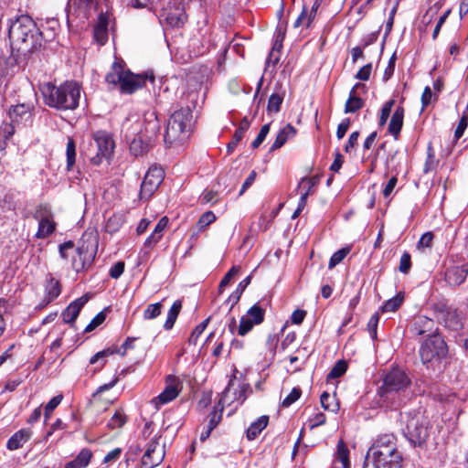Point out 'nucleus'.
Segmentation results:
<instances>
[{
    "label": "nucleus",
    "mask_w": 468,
    "mask_h": 468,
    "mask_svg": "<svg viewBox=\"0 0 468 468\" xmlns=\"http://www.w3.org/2000/svg\"><path fill=\"white\" fill-rule=\"evenodd\" d=\"M393 434L378 436L368 450L363 468H401L402 454Z\"/></svg>",
    "instance_id": "obj_1"
},
{
    "label": "nucleus",
    "mask_w": 468,
    "mask_h": 468,
    "mask_svg": "<svg viewBox=\"0 0 468 468\" xmlns=\"http://www.w3.org/2000/svg\"><path fill=\"white\" fill-rule=\"evenodd\" d=\"M45 103L57 110H74L79 106L80 86L76 81H66L59 86L47 83L42 89Z\"/></svg>",
    "instance_id": "obj_2"
},
{
    "label": "nucleus",
    "mask_w": 468,
    "mask_h": 468,
    "mask_svg": "<svg viewBox=\"0 0 468 468\" xmlns=\"http://www.w3.org/2000/svg\"><path fill=\"white\" fill-rule=\"evenodd\" d=\"M193 122L189 106L176 111L169 118L165 131L164 142L168 148H178L189 138Z\"/></svg>",
    "instance_id": "obj_3"
},
{
    "label": "nucleus",
    "mask_w": 468,
    "mask_h": 468,
    "mask_svg": "<svg viewBox=\"0 0 468 468\" xmlns=\"http://www.w3.org/2000/svg\"><path fill=\"white\" fill-rule=\"evenodd\" d=\"M8 35L15 44H21L24 49L32 50L39 45L42 33L31 17L21 16L11 24Z\"/></svg>",
    "instance_id": "obj_4"
},
{
    "label": "nucleus",
    "mask_w": 468,
    "mask_h": 468,
    "mask_svg": "<svg viewBox=\"0 0 468 468\" xmlns=\"http://www.w3.org/2000/svg\"><path fill=\"white\" fill-rule=\"evenodd\" d=\"M406 423L403 434L414 447H423L430 437L429 420L420 413L401 415Z\"/></svg>",
    "instance_id": "obj_5"
},
{
    "label": "nucleus",
    "mask_w": 468,
    "mask_h": 468,
    "mask_svg": "<svg viewBox=\"0 0 468 468\" xmlns=\"http://www.w3.org/2000/svg\"><path fill=\"white\" fill-rule=\"evenodd\" d=\"M410 384L411 380L408 374L404 370L395 367L385 375L383 384L379 388V394L388 399L389 395L405 390Z\"/></svg>",
    "instance_id": "obj_6"
},
{
    "label": "nucleus",
    "mask_w": 468,
    "mask_h": 468,
    "mask_svg": "<svg viewBox=\"0 0 468 468\" xmlns=\"http://www.w3.org/2000/svg\"><path fill=\"white\" fill-rule=\"evenodd\" d=\"M448 347L440 335H430L420 348V356L423 364L439 362L445 357Z\"/></svg>",
    "instance_id": "obj_7"
},
{
    "label": "nucleus",
    "mask_w": 468,
    "mask_h": 468,
    "mask_svg": "<svg viewBox=\"0 0 468 468\" xmlns=\"http://www.w3.org/2000/svg\"><path fill=\"white\" fill-rule=\"evenodd\" d=\"M93 141L94 143L90 146L95 147L97 152L94 155L89 154V156L93 165H99L103 158L109 159L112 156L115 144L112 135L105 131L94 133Z\"/></svg>",
    "instance_id": "obj_8"
},
{
    "label": "nucleus",
    "mask_w": 468,
    "mask_h": 468,
    "mask_svg": "<svg viewBox=\"0 0 468 468\" xmlns=\"http://www.w3.org/2000/svg\"><path fill=\"white\" fill-rule=\"evenodd\" d=\"M165 178L164 170L157 165H152L146 172L141 184L140 197L148 199L159 187Z\"/></svg>",
    "instance_id": "obj_9"
},
{
    "label": "nucleus",
    "mask_w": 468,
    "mask_h": 468,
    "mask_svg": "<svg viewBox=\"0 0 468 468\" xmlns=\"http://www.w3.org/2000/svg\"><path fill=\"white\" fill-rule=\"evenodd\" d=\"M165 389L151 400L154 408L158 410L161 406L174 400L180 393L182 385L179 378L176 376L169 375L165 378Z\"/></svg>",
    "instance_id": "obj_10"
},
{
    "label": "nucleus",
    "mask_w": 468,
    "mask_h": 468,
    "mask_svg": "<svg viewBox=\"0 0 468 468\" xmlns=\"http://www.w3.org/2000/svg\"><path fill=\"white\" fill-rule=\"evenodd\" d=\"M265 311L264 309L255 303L247 313L241 316L239 325L238 327V335L244 336L247 335L254 325L261 324L264 321Z\"/></svg>",
    "instance_id": "obj_11"
},
{
    "label": "nucleus",
    "mask_w": 468,
    "mask_h": 468,
    "mask_svg": "<svg viewBox=\"0 0 468 468\" xmlns=\"http://www.w3.org/2000/svg\"><path fill=\"white\" fill-rule=\"evenodd\" d=\"M148 79L154 80V77L149 76L147 73L134 74L127 69L119 86L120 91L123 94H132L143 88Z\"/></svg>",
    "instance_id": "obj_12"
},
{
    "label": "nucleus",
    "mask_w": 468,
    "mask_h": 468,
    "mask_svg": "<svg viewBox=\"0 0 468 468\" xmlns=\"http://www.w3.org/2000/svg\"><path fill=\"white\" fill-rule=\"evenodd\" d=\"M34 109V104L31 102L13 105L8 110L9 119L16 126H26L32 122Z\"/></svg>",
    "instance_id": "obj_13"
},
{
    "label": "nucleus",
    "mask_w": 468,
    "mask_h": 468,
    "mask_svg": "<svg viewBox=\"0 0 468 468\" xmlns=\"http://www.w3.org/2000/svg\"><path fill=\"white\" fill-rule=\"evenodd\" d=\"M161 16L173 27L183 26L186 20L184 4L180 2L178 5L172 6L169 3L166 7L163 8Z\"/></svg>",
    "instance_id": "obj_14"
},
{
    "label": "nucleus",
    "mask_w": 468,
    "mask_h": 468,
    "mask_svg": "<svg viewBox=\"0 0 468 468\" xmlns=\"http://www.w3.org/2000/svg\"><path fill=\"white\" fill-rule=\"evenodd\" d=\"M77 256L73 258L71 265L73 270L77 272L86 270L89 268L95 258V250L93 249H89L88 246H80L76 250Z\"/></svg>",
    "instance_id": "obj_15"
},
{
    "label": "nucleus",
    "mask_w": 468,
    "mask_h": 468,
    "mask_svg": "<svg viewBox=\"0 0 468 468\" xmlns=\"http://www.w3.org/2000/svg\"><path fill=\"white\" fill-rule=\"evenodd\" d=\"M233 381H230L224 391L221 393L220 399L218 402V404L214 407L213 410L209 413L207 416L208 418V424L207 425L209 427L210 430H214L218 423L221 421L222 419V412L224 409V404L226 398L228 397L229 392L230 391L231 388L233 387Z\"/></svg>",
    "instance_id": "obj_16"
},
{
    "label": "nucleus",
    "mask_w": 468,
    "mask_h": 468,
    "mask_svg": "<svg viewBox=\"0 0 468 468\" xmlns=\"http://www.w3.org/2000/svg\"><path fill=\"white\" fill-rule=\"evenodd\" d=\"M468 275V263L461 266H452L447 269L445 280L452 286L462 284Z\"/></svg>",
    "instance_id": "obj_17"
},
{
    "label": "nucleus",
    "mask_w": 468,
    "mask_h": 468,
    "mask_svg": "<svg viewBox=\"0 0 468 468\" xmlns=\"http://www.w3.org/2000/svg\"><path fill=\"white\" fill-rule=\"evenodd\" d=\"M88 302L85 296L80 297L69 303V305L62 312L61 316L66 324H72L77 319L80 310Z\"/></svg>",
    "instance_id": "obj_18"
},
{
    "label": "nucleus",
    "mask_w": 468,
    "mask_h": 468,
    "mask_svg": "<svg viewBox=\"0 0 468 468\" xmlns=\"http://www.w3.org/2000/svg\"><path fill=\"white\" fill-rule=\"evenodd\" d=\"M32 436L30 429H21L14 433L7 441L6 448L15 451L21 448Z\"/></svg>",
    "instance_id": "obj_19"
},
{
    "label": "nucleus",
    "mask_w": 468,
    "mask_h": 468,
    "mask_svg": "<svg viewBox=\"0 0 468 468\" xmlns=\"http://www.w3.org/2000/svg\"><path fill=\"white\" fill-rule=\"evenodd\" d=\"M125 71L121 62L114 61L110 71L105 76V81L112 86V88L120 86Z\"/></svg>",
    "instance_id": "obj_20"
},
{
    "label": "nucleus",
    "mask_w": 468,
    "mask_h": 468,
    "mask_svg": "<svg viewBox=\"0 0 468 468\" xmlns=\"http://www.w3.org/2000/svg\"><path fill=\"white\" fill-rule=\"evenodd\" d=\"M295 134H296V129L291 124H286L283 128H282L279 131V133L275 138V141L271 144L270 150L275 151L277 149H280L282 146H283L285 144V143L289 139L292 138Z\"/></svg>",
    "instance_id": "obj_21"
},
{
    "label": "nucleus",
    "mask_w": 468,
    "mask_h": 468,
    "mask_svg": "<svg viewBox=\"0 0 468 468\" xmlns=\"http://www.w3.org/2000/svg\"><path fill=\"white\" fill-rule=\"evenodd\" d=\"M93 36L100 45H104L108 40V18L103 14L99 16L93 29Z\"/></svg>",
    "instance_id": "obj_22"
},
{
    "label": "nucleus",
    "mask_w": 468,
    "mask_h": 468,
    "mask_svg": "<svg viewBox=\"0 0 468 468\" xmlns=\"http://www.w3.org/2000/svg\"><path fill=\"white\" fill-rule=\"evenodd\" d=\"M233 381V387L226 398L225 403L230 404L231 402L237 401L239 404H242L245 400V387L244 384L237 381L236 378H232L229 381Z\"/></svg>",
    "instance_id": "obj_23"
},
{
    "label": "nucleus",
    "mask_w": 468,
    "mask_h": 468,
    "mask_svg": "<svg viewBox=\"0 0 468 468\" xmlns=\"http://www.w3.org/2000/svg\"><path fill=\"white\" fill-rule=\"evenodd\" d=\"M404 119V109L403 107H398L391 116V120L388 124V132L398 139L399 134L401 131Z\"/></svg>",
    "instance_id": "obj_24"
},
{
    "label": "nucleus",
    "mask_w": 468,
    "mask_h": 468,
    "mask_svg": "<svg viewBox=\"0 0 468 468\" xmlns=\"http://www.w3.org/2000/svg\"><path fill=\"white\" fill-rule=\"evenodd\" d=\"M269 417L267 415H262L257 420L252 422L247 429V439L249 441L255 440L258 435L267 427Z\"/></svg>",
    "instance_id": "obj_25"
},
{
    "label": "nucleus",
    "mask_w": 468,
    "mask_h": 468,
    "mask_svg": "<svg viewBox=\"0 0 468 468\" xmlns=\"http://www.w3.org/2000/svg\"><path fill=\"white\" fill-rule=\"evenodd\" d=\"M92 457V452L88 448H83L77 457L66 463L65 468H85Z\"/></svg>",
    "instance_id": "obj_26"
},
{
    "label": "nucleus",
    "mask_w": 468,
    "mask_h": 468,
    "mask_svg": "<svg viewBox=\"0 0 468 468\" xmlns=\"http://www.w3.org/2000/svg\"><path fill=\"white\" fill-rule=\"evenodd\" d=\"M364 104V100L357 96V94H355V90H350L345 104V113H354L363 108Z\"/></svg>",
    "instance_id": "obj_27"
},
{
    "label": "nucleus",
    "mask_w": 468,
    "mask_h": 468,
    "mask_svg": "<svg viewBox=\"0 0 468 468\" xmlns=\"http://www.w3.org/2000/svg\"><path fill=\"white\" fill-rule=\"evenodd\" d=\"M56 222L54 219L38 221V229L36 233L37 239H46L56 230Z\"/></svg>",
    "instance_id": "obj_28"
},
{
    "label": "nucleus",
    "mask_w": 468,
    "mask_h": 468,
    "mask_svg": "<svg viewBox=\"0 0 468 468\" xmlns=\"http://www.w3.org/2000/svg\"><path fill=\"white\" fill-rule=\"evenodd\" d=\"M181 308H182L181 300L175 301L174 303L172 304L171 308L168 311L166 320L164 324V328L165 330H170L173 328V326L177 319V316L181 311Z\"/></svg>",
    "instance_id": "obj_29"
},
{
    "label": "nucleus",
    "mask_w": 468,
    "mask_h": 468,
    "mask_svg": "<svg viewBox=\"0 0 468 468\" xmlns=\"http://www.w3.org/2000/svg\"><path fill=\"white\" fill-rule=\"evenodd\" d=\"M333 468H350V462L348 459V449L339 442L337 445V456Z\"/></svg>",
    "instance_id": "obj_30"
},
{
    "label": "nucleus",
    "mask_w": 468,
    "mask_h": 468,
    "mask_svg": "<svg viewBox=\"0 0 468 468\" xmlns=\"http://www.w3.org/2000/svg\"><path fill=\"white\" fill-rule=\"evenodd\" d=\"M404 301V293L399 292L394 297L386 301L380 307L382 313L395 312L397 311Z\"/></svg>",
    "instance_id": "obj_31"
},
{
    "label": "nucleus",
    "mask_w": 468,
    "mask_h": 468,
    "mask_svg": "<svg viewBox=\"0 0 468 468\" xmlns=\"http://www.w3.org/2000/svg\"><path fill=\"white\" fill-rule=\"evenodd\" d=\"M45 292L48 302H51L56 299L61 292L59 282L53 277H50L47 282Z\"/></svg>",
    "instance_id": "obj_32"
},
{
    "label": "nucleus",
    "mask_w": 468,
    "mask_h": 468,
    "mask_svg": "<svg viewBox=\"0 0 468 468\" xmlns=\"http://www.w3.org/2000/svg\"><path fill=\"white\" fill-rule=\"evenodd\" d=\"M250 276H247L239 284L233 293H231L228 299V302L231 303L230 309L239 301V298L247 286L250 283Z\"/></svg>",
    "instance_id": "obj_33"
},
{
    "label": "nucleus",
    "mask_w": 468,
    "mask_h": 468,
    "mask_svg": "<svg viewBox=\"0 0 468 468\" xmlns=\"http://www.w3.org/2000/svg\"><path fill=\"white\" fill-rule=\"evenodd\" d=\"M165 455V450H159V452H157V455H155V456L149 455L148 460H145V462H144V454L142 457V461H141V468H154V467L159 465L163 462Z\"/></svg>",
    "instance_id": "obj_34"
},
{
    "label": "nucleus",
    "mask_w": 468,
    "mask_h": 468,
    "mask_svg": "<svg viewBox=\"0 0 468 468\" xmlns=\"http://www.w3.org/2000/svg\"><path fill=\"white\" fill-rule=\"evenodd\" d=\"M66 156H67V170L70 171L76 161V145L75 142L71 137L68 138L67 148H66Z\"/></svg>",
    "instance_id": "obj_35"
},
{
    "label": "nucleus",
    "mask_w": 468,
    "mask_h": 468,
    "mask_svg": "<svg viewBox=\"0 0 468 468\" xmlns=\"http://www.w3.org/2000/svg\"><path fill=\"white\" fill-rule=\"evenodd\" d=\"M439 161L436 159L431 144L427 148V159L424 164L423 172L428 174L436 169Z\"/></svg>",
    "instance_id": "obj_36"
},
{
    "label": "nucleus",
    "mask_w": 468,
    "mask_h": 468,
    "mask_svg": "<svg viewBox=\"0 0 468 468\" xmlns=\"http://www.w3.org/2000/svg\"><path fill=\"white\" fill-rule=\"evenodd\" d=\"M127 421L125 414L122 410H116L108 420L107 427L111 430L122 428Z\"/></svg>",
    "instance_id": "obj_37"
},
{
    "label": "nucleus",
    "mask_w": 468,
    "mask_h": 468,
    "mask_svg": "<svg viewBox=\"0 0 468 468\" xmlns=\"http://www.w3.org/2000/svg\"><path fill=\"white\" fill-rule=\"evenodd\" d=\"M33 218L38 221L48 220L53 218V213L48 205L40 204L37 207Z\"/></svg>",
    "instance_id": "obj_38"
},
{
    "label": "nucleus",
    "mask_w": 468,
    "mask_h": 468,
    "mask_svg": "<svg viewBox=\"0 0 468 468\" xmlns=\"http://www.w3.org/2000/svg\"><path fill=\"white\" fill-rule=\"evenodd\" d=\"M320 401H321L322 407L325 410H329V411H332V412H336L339 410V405L335 401V399L331 397L329 395V393H327V392L322 393V395L320 397Z\"/></svg>",
    "instance_id": "obj_39"
},
{
    "label": "nucleus",
    "mask_w": 468,
    "mask_h": 468,
    "mask_svg": "<svg viewBox=\"0 0 468 468\" xmlns=\"http://www.w3.org/2000/svg\"><path fill=\"white\" fill-rule=\"evenodd\" d=\"M347 369V364L344 360L337 361L327 375V380L335 379L343 376Z\"/></svg>",
    "instance_id": "obj_40"
},
{
    "label": "nucleus",
    "mask_w": 468,
    "mask_h": 468,
    "mask_svg": "<svg viewBox=\"0 0 468 468\" xmlns=\"http://www.w3.org/2000/svg\"><path fill=\"white\" fill-rule=\"evenodd\" d=\"M350 252L349 247H345L335 251L330 258L328 268L333 269L339 264Z\"/></svg>",
    "instance_id": "obj_41"
},
{
    "label": "nucleus",
    "mask_w": 468,
    "mask_h": 468,
    "mask_svg": "<svg viewBox=\"0 0 468 468\" xmlns=\"http://www.w3.org/2000/svg\"><path fill=\"white\" fill-rule=\"evenodd\" d=\"M209 321H210V317L205 319L202 323H200L194 328V330L188 339V343L190 345H197L199 336L202 335V333L205 331V329L208 325Z\"/></svg>",
    "instance_id": "obj_42"
},
{
    "label": "nucleus",
    "mask_w": 468,
    "mask_h": 468,
    "mask_svg": "<svg viewBox=\"0 0 468 468\" xmlns=\"http://www.w3.org/2000/svg\"><path fill=\"white\" fill-rule=\"evenodd\" d=\"M162 307L163 305L161 303L149 304L144 311V318L145 320L156 318L161 314Z\"/></svg>",
    "instance_id": "obj_43"
},
{
    "label": "nucleus",
    "mask_w": 468,
    "mask_h": 468,
    "mask_svg": "<svg viewBox=\"0 0 468 468\" xmlns=\"http://www.w3.org/2000/svg\"><path fill=\"white\" fill-rule=\"evenodd\" d=\"M282 96L278 93H272L268 101L267 111L268 112H278L281 110L282 103Z\"/></svg>",
    "instance_id": "obj_44"
},
{
    "label": "nucleus",
    "mask_w": 468,
    "mask_h": 468,
    "mask_svg": "<svg viewBox=\"0 0 468 468\" xmlns=\"http://www.w3.org/2000/svg\"><path fill=\"white\" fill-rule=\"evenodd\" d=\"M130 151L134 155L143 154L147 151V144L143 142L141 137H135L130 144Z\"/></svg>",
    "instance_id": "obj_45"
},
{
    "label": "nucleus",
    "mask_w": 468,
    "mask_h": 468,
    "mask_svg": "<svg viewBox=\"0 0 468 468\" xmlns=\"http://www.w3.org/2000/svg\"><path fill=\"white\" fill-rule=\"evenodd\" d=\"M395 101L389 100L385 102V104L381 108L380 117L378 124L379 126H384L390 115L391 110L394 106Z\"/></svg>",
    "instance_id": "obj_46"
},
{
    "label": "nucleus",
    "mask_w": 468,
    "mask_h": 468,
    "mask_svg": "<svg viewBox=\"0 0 468 468\" xmlns=\"http://www.w3.org/2000/svg\"><path fill=\"white\" fill-rule=\"evenodd\" d=\"M16 124L12 122H3L0 126V139L8 140L15 133Z\"/></svg>",
    "instance_id": "obj_47"
},
{
    "label": "nucleus",
    "mask_w": 468,
    "mask_h": 468,
    "mask_svg": "<svg viewBox=\"0 0 468 468\" xmlns=\"http://www.w3.org/2000/svg\"><path fill=\"white\" fill-rule=\"evenodd\" d=\"M302 390L300 388H293L290 394H288L282 400V407H290L292 403H294L296 400L299 399L301 397Z\"/></svg>",
    "instance_id": "obj_48"
},
{
    "label": "nucleus",
    "mask_w": 468,
    "mask_h": 468,
    "mask_svg": "<svg viewBox=\"0 0 468 468\" xmlns=\"http://www.w3.org/2000/svg\"><path fill=\"white\" fill-rule=\"evenodd\" d=\"M159 450H165V447L160 446L157 438L152 439L150 441V442L148 443L147 449L144 452V461L148 460L149 455H154V456L157 455V452H159Z\"/></svg>",
    "instance_id": "obj_49"
},
{
    "label": "nucleus",
    "mask_w": 468,
    "mask_h": 468,
    "mask_svg": "<svg viewBox=\"0 0 468 468\" xmlns=\"http://www.w3.org/2000/svg\"><path fill=\"white\" fill-rule=\"evenodd\" d=\"M270 127H271V124L267 123V124H264L261 128L260 133H258L257 137L251 143V147L253 149L258 148L263 143V141L265 140L266 136L268 135V133L270 132Z\"/></svg>",
    "instance_id": "obj_50"
},
{
    "label": "nucleus",
    "mask_w": 468,
    "mask_h": 468,
    "mask_svg": "<svg viewBox=\"0 0 468 468\" xmlns=\"http://www.w3.org/2000/svg\"><path fill=\"white\" fill-rule=\"evenodd\" d=\"M216 220V216L212 211H207L202 214L200 218L197 221L198 229H204L207 226L210 225Z\"/></svg>",
    "instance_id": "obj_51"
},
{
    "label": "nucleus",
    "mask_w": 468,
    "mask_h": 468,
    "mask_svg": "<svg viewBox=\"0 0 468 468\" xmlns=\"http://www.w3.org/2000/svg\"><path fill=\"white\" fill-rule=\"evenodd\" d=\"M63 399L62 395H57L53 397L46 405L45 407V418L46 420L49 417L51 412L60 404L61 400Z\"/></svg>",
    "instance_id": "obj_52"
},
{
    "label": "nucleus",
    "mask_w": 468,
    "mask_h": 468,
    "mask_svg": "<svg viewBox=\"0 0 468 468\" xmlns=\"http://www.w3.org/2000/svg\"><path fill=\"white\" fill-rule=\"evenodd\" d=\"M379 322V314L375 313L367 323V330L373 340L377 339V329Z\"/></svg>",
    "instance_id": "obj_53"
},
{
    "label": "nucleus",
    "mask_w": 468,
    "mask_h": 468,
    "mask_svg": "<svg viewBox=\"0 0 468 468\" xmlns=\"http://www.w3.org/2000/svg\"><path fill=\"white\" fill-rule=\"evenodd\" d=\"M106 319V314L103 312H100L90 322V324L85 327L84 332H91L96 327L101 325Z\"/></svg>",
    "instance_id": "obj_54"
},
{
    "label": "nucleus",
    "mask_w": 468,
    "mask_h": 468,
    "mask_svg": "<svg viewBox=\"0 0 468 468\" xmlns=\"http://www.w3.org/2000/svg\"><path fill=\"white\" fill-rule=\"evenodd\" d=\"M411 268V259L408 252H404L400 257L399 270L400 272L407 274Z\"/></svg>",
    "instance_id": "obj_55"
},
{
    "label": "nucleus",
    "mask_w": 468,
    "mask_h": 468,
    "mask_svg": "<svg viewBox=\"0 0 468 468\" xmlns=\"http://www.w3.org/2000/svg\"><path fill=\"white\" fill-rule=\"evenodd\" d=\"M124 268H125V263L123 261H117L111 267V269L109 271V275L112 279H118L123 273Z\"/></svg>",
    "instance_id": "obj_56"
},
{
    "label": "nucleus",
    "mask_w": 468,
    "mask_h": 468,
    "mask_svg": "<svg viewBox=\"0 0 468 468\" xmlns=\"http://www.w3.org/2000/svg\"><path fill=\"white\" fill-rule=\"evenodd\" d=\"M317 182L318 180L315 177L303 178L299 184V187L303 189V193H307V196H309L312 188L317 184Z\"/></svg>",
    "instance_id": "obj_57"
},
{
    "label": "nucleus",
    "mask_w": 468,
    "mask_h": 468,
    "mask_svg": "<svg viewBox=\"0 0 468 468\" xmlns=\"http://www.w3.org/2000/svg\"><path fill=\"white\" fill-rule=\"evenodd\" d=\"M350 119L349 118H345L344 120H342V122L338 124L337 126V130H336V137L337 139H342L346 132L348 131L349 127H350Z\"/></svg>",
    "instance_id": "obj_58"
},
{
    "label": "nucleus",
    "mask_w": 468,
    "mask_h": 468,
    "mask_svg": "<svg viewBox=\"0 0 468 468\" xmlns=\"http://www.w3.org/2000/svg\"><path fill=\"white\" fill-rule=\"evenodd\" d=\"M285 27H282V25H279L276 29V38L273 45V49L279 50L282 48V42L284 39L285 37Z\"/></svg>",
    "instance_id": "obj_59"
},
{
    "label": "nucleus",
    "mask_w": 468,
    "mask_h": 468,
    "mask_svg": "<svg viewBox=\"0 0 468 468\" xmlns=\"http://www.w3.org/2000/svg\"><path fill=\"white\" fill-rule=\"evenodd\" d=\"M372 70V64L368 63L363 66L356 74L355 78L360 80H367L370 77Z\"/></svg>",
    "instance_id": "obj_60"
},
{
    "label": "nucleus",
    "mask_w": 468,
    "mask_h": 468,
    "mask_svg": "<svg viewBox=\"0 0 468 468\" xmlns=\"http://www.w3.org/2000/svg\"><path fill=\"white\" fill-rule=\"evenodd\" d=\"M326 418L323 412H318L314 414L313 418L309 420L310 429L313 430L318 426H321L325 423Z\"/></svg>",
    "instance_id": "obj_61"
},
{
    "label": "nucleus",
    "mask_w": 468,
    "mask_h": 468,
    "mask_svg": "<svg viewBox=\"0 0 468 468\" xmlns=\"http://www.w3.org/2000/svg\"><path fill=\"white\" fill-rule=\"evenodd\" d=\"M239 268L237 267V266H233L226 274L225 276L223 277V279L221 280L220 283H219V289H223L224 287H226L229 282L231 281V279L239 272Z\"/></svg>",
    "instance_id": "obj_62"
},
{
    "label": "nucleus",
    "mask_w": 468,
    "mask_h": 468,
    "mask_svg": "<svg viewBox=\"0 0 468 468\" xmlns=\"http://www.w3.org/2000/svg\"><path fill=\"white\" fill-rule=\"evenodd\" d=\"M358 137H359V132H357V131H355L350 133L347 143L345 145L346 153H350L353 150V148L357 144Z\"/></svg>",
    "instance_id": "obj_63"
},
{
    "label": "nucleus",
    "mask_w": 468,
    "mask_h": 468,
    "mask_svg": "<svg viewBox=\"0 0 468 468\" xmlns=\"http://www.w3.org/2000/svg\"><path fill=\"white\" fill-rule=\"evenodd\" d=\"M167 225H168V218L166 217H163L162 218L159 219V221L155 225L153 232L155 233L156 235L160 236L161 238H163L164 231H165V228L167 227Z\"/></svg>",
    "instance_id": "obj_64"
}]
</instances>
